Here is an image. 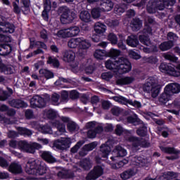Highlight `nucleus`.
I'll return each mask as SVG.
<instances>
[{
	"label": "nucleus",
	"mask_w": 180,
	"mask_h": 180,
	"mask_svg": "<svg viewBox=\"0 0 180 180\" xmlns=\"http://www.w3.org/2000/svg\"><path fill=\"white\" fill-rule=\"evenodd\" d=\"M63 60L67 63L73 62L75 59V53L72 51H65L63 53Z\"/></svg>",
	"instance_id": "obj_25"
},
{
	"label": "nucleus",
	"mask_w": 180,
	"mask_h": 180,
	"mask_svg": "<svg viewBox=\"0 0 180 180\" xmlns=\"http://www.w3.org/2000/svg\"><path fill=\"white\" fill-rule=\"evenodd\" d=\"M127 121L128 123H131L134 126H138L143 123V121L138 117L128 116L127 117Z\"/></svg>",
	"instance_id": "obj_36"
},
{
	"label": "nucleus",
	"mask_w": 180,
	"mask_h": 180,
	"mask_svg": "<svg viewBox=\"0 0 180 180\" xmlns=\"http://www.w3.org/2000/svg\"><path fill=\"white\" fill-rule=\"evenodd\" d=\"M165 58L173 63H176L178 61V58L176 56L168 53L165 56Z\"/></svg>",
	"instance_id": "obj_63"
},
{
	"label": "nucleus",
	"mask_w": 180,
	"mask_h": 180,
	"mask_svg": "<svg viewBox=\"0 0 180 180\" xmlns=\"http://www.w3.org/2000/svg\"><path fill=\"white\" fill-rule=\"evenodd\" d=\"M30 107L32 108H43L46 106L47 100L40 96H34L30 101Z\"/></svg>",
	"instance_id": "obj_9"
},
{
	"label": "nucleus",
	"mask_w": 180,
	"mask_h": 180,
	"mask_svg": "<svg viewBox=\"0 0 180 180\" xmlns=\"http://www.w3.org/2000/svg\"><path fill=\"white\" fill-rule=\"evenodd\" d=\"M80 39H72L68 42V46L70 49H77L79 47Z\"/></svg>",
	"instance_id": "obj_39"
},
{
	"label": "nucleus",
	"mask_w": 180,
	"mask_h": 180,
	"mask_svg": "<svg viewBox=\"0 0 180 180\" xmlns=\"http://www.w3.org/2000/svg\"><path fill=\"white\" fill-rule=\"evenodd\" d=\"M130 26L133 32H139L143 26V21L138 18L132 19Z\"/></svg>",
	"instance_id": "obj_18"
},
{
	"label": "nucleus",
	"mask_w": 180,
	"mask_h": 180,
	"mask_svg": "<svg viewBox=\"0 0 180 180\" xmlns=\"http://www.w3.org/2000/svg\"><path fill=\"white\" fill-rule=\"evenodd\" d=\"M139 41L141 42V44L150 46H152L151 39H150V36L148 35H139Z\"/></svg>",
	"instance_id": "obj_30"
},
{
	"label": "nucleus",
	"mask_w": 180,
	"mask_h": 180,
	"mask_svg": "<svg viewBox=\"0 0 180 180\" xmlns=\"http://www.w3.org/2000/svg\"><path fill=\"white\" fill-rule=\"evenodd\" d=\"M0 72L4 73L6 75H11L13 74V69L11 65L4 63L2 58L0 57Z\"/></svg>",
	"instance_id": "obj_16"
},
{
	"label": "nucleus",
	"mask_w": 180,
	"mask_h": 180,
	"mask_svg": "<svg viewBox=\"0 0 180 180\" xmlns=\"http://www.w3.org/2000/svg\"><path fill=\"white\" fill-rule=\"evenodd\" d=\"M108 142H105V143L101 144L100 147L101 152V158H108L110 153L111 152V146H109Z\"/></svg>",
	"instance_id": "obj_22"
},
{
	"label": "nucleus",
	"mask_w": 180,
	"mask_h": 180,
	"mask_svg": "<svg viewBox=\"0 0 180 180\" xmlns=\"http://www.w3.org/2000/svg\"><path fill=\"white\" fill-rule=\"evenodd\" d=\"M25 117L27 120H30L31 119H33L34 117V112L32 110L27 109L25 112Z\"/></svg>",
	"instance_id": "obj_60"
},
{
	"label": "nucleus",
	"mask_w": 180,
	"mask_h": 180,
	"mask_svg": "<svg viewBox=\"0 0 180 180\" xmlns=\"http://www.w3.org/2000/svg\"><path fill=\"white\" fill-rule=\"evenodd\" d=\"M41 158L46 162L51 164L56 162L57 161L50 151H43L41 154Z\"/></svg>",
	"instance_id": "obj_20"
},
{
	"label": "nucleus",
	"mask_w": 180,
	"mask_h": 180,
	"mask_svg": "<svg viewBox=\"0 0 180 180\" xmlns=\"http://www.w3.org/2000/svg\"><path fill=\"white\" fill-rule=\"evenodd\" d=\"M112 156H110V159L112 162H116L117 158H124L127 155V151L121 146H116L112 151Z\"/></svg>",
	"instance_id": "obj_10"
},
{
	"label": "nucleus",
	"mask_w": 180,
	"mask_h": 180,
	"mask_svg": "<svg viewBox=\"0 0 180 180\" xmlns=\"http://www.w3.org/2000/svg\"><path fill=\"white\" fill-rule=\"evenodd\" d=\"M121 54V51L117 49H110L108 51H107V57L110 58L108 60H118L119 56Z\"/></svg>",
	"instance_id": "obj_26"
},
{
	"label": "nucleus",
	"mask_w": 180,
	"mask_h": 180,
	"mask_svg": "<svg viewBox=\"0 0 180 180\" xmlns=\"http://www.w3.org/2000/svg\"><path fill=\"white\" fill-rule=\"evenodd\" d=\"M18 148L24 153L34 154L36 150L41 148V145L38 143L30 144L26 141H18Z\"/></svg>",
	"instance_id": "obj_5"
},
{
	"label": "nucleus",
	"mask_w": 180,
	"mask_h": 180,
	"mask_svg": "<svg viewBox=\"0 0 180 180\" xmlns=\"http://www.w3.org/2000/svg\"><path fill=\"white\" fill-rule=\"evenodd\" d=\"M84 141L83 140H80L78 142H77V143L73 147L71 148L70 153L73 154L76 153L78 151V150L84 145Z\"/></svg>",
	"instance_id": "obj_43"
},
{
	"label": "nucleus",
	"mask_w": 180,
	"mask_h": 180,
	"mask_svg": "<svg viewBox=\"0 0 180 180\" xmlns=\"http://www.w3.org/2000/svg\"><path fill=\"white\" fill-rule=\"evenodd\" d=\"M46 117H48L50 120H54L57 117V112L53 109H49L46 112Z\"/></svg>",
	"instance_id": "obj_49"
},
{
	"label": "nucleus",
	"mask_w": 180,
	"mask_h": 180,
	"mask_svg": "<svg viewBox=\"0 0 180 180\" xmlns=\"http://www.w3.org/2000/svg\"><path fill=\"white\" fill-rule=\"evenodd\" d=\"M71 144L72 140L70 138H60L54 141L53 147L59 150L64 151L69 149Z\"/></svg>",
	"instance_id": "obj_7"
},
{
	"label": "nucleus",
	"mask_w": 180,
	"mask_h": 180,
	"mask_svg": "<svg viewBox=\"0 0 180 180\" xmlns=\"http://www.w3.org/2000/svg\"><path fill=\"white\" fill-rule=\"evenodd\" d=\"M101 5L105 7L104 11H111L114 6V4L111 0H105V2H103V4Z\"/></svg>",
	"instance_id": "obj_46"
},
{
	"label": "nucleus",
	"mask_w": 180,
	"mask_h": 180,
	"mask_svg": "<svg viewBox=\"0 0 180 180\" xmlns=\"http://www.w3.org/2000/svg\"><path fill=\"white\" fill-rule=\"evenodd\" d=\"M77 127V124L74 122H68L67 124L68 130L71 133L76 131Z\"/></svg>",
	"instance_id": "obj_58"
},
{
	"label": "nucleus",
	"mask_w": 180,
	"mask_h": 180,
	"mask_svg": "<svg viewBox=\"0 0 180 180\" xmlns=\"http://www.w3.org/2000/svg\"><path fill=\"white\" fill-rule=\"evenodd\" d=\"M101 9L99 8H94L91 11L92 17L94 19L98 18L101 16Z\"/></svg>",
	"instance_id": "obj_57"
},
{
	"label": "nucleus",
	"mask_w": 180,
	"mask_h": 180,
	"mask_svg": "<svg viewBox=\"0 0 180 180\" xmlns=\"http://www.w3.org/2000/svg\"><path fill=\"white\" fill-rule=\"evenodd\" d=\"M159 70L161 72L167 74L169 76L179 77H180V71L176 70L171 64L165 62L161 63L159 66Z\"/></svg>",
	"instance_id": "obj_6"
},
{
	"label": "nucleus",
	"mask_w": 180,
	"mask_h": 180,
	"mask_svg": "<svg viewBox=\"0 0 180 180\" xmlns=\"http://www.w3.org/2000/svg\"><path fill=\"white\" fill-rule=\"evenodd\" d=\"M104 169L100 166V165H97L95 166L86 176V180H96L103 174Z\"/></svg>",
	"instance_id": "obj_11"
},
{
	"label": "nucleus",
	"mask_w": 180,
	"mask_h": 180,
	"mask_svg": "<svg viewBox=\"0 0 180 180\" xmlns=\"http://www.w3.org/2000/svg\"><path fill=\"white\" fill-rule=\"evenodd\" d=\"M125 12V8L120 5H117L114 8V13L118 15H121Z\"/></svg>",
	"instance_id": "obj_54"
},
{
	"label": "nucleus",
	"mask_w": 180,
	"mask_h": 180,
	"mask_svg": "<svg viewBox=\"0 0 180 180\" xmlns=\"http://www.w3.org/2000/svg\"><path fill=\"white\" fill-rule=\"evenodd\" d=\"M113 75L111 72H104V73H101V78L105 81H110Z\"/></svg>",
	"instance_id": "obj_56"
},
{
	"label": "nucleus",
	"mask_w": 180,
	"mask_h": 180,
	"mask_svg": "<svg viewBox=\"0 0 180 180\" xmlns=\"http://www.w3.org/2000/svg\"><path fill=\"white\" fill-rule=\"evenodd\" d=\"M47 63L49 65H52L54 68L60 67V61L56 58L49 57Z\"/></svg>",
	"instance_id": "obj_47"
},
{
	"label": "nucleus",
	"mask_w": 180,
	"mask_h": 180,
	"mask_svg": "<svg viewBox=\"0 0 180 180\" xmlns=\"http://www.w3.org/2000/svg\"><path fill=\"white\" fill-rule=\"evenodd\" d=\"M25 172L28 174L43 176L46 174L47 167L38 159H29L26 163Z\"/></svg>",
	"instance_id": "obj_2"
},
{
	"label": "nucleus",
	"mask_w": 180,
	"mask_h": 180,
	"mask_svg": "<svg viewBox=\"0 0 180 180\" xmlns=\"http://www.w3.org/2000/svg\"><path fill=\"white\" fill-rule=\"evenodd\" d=\"M96 147L97 143L96 141H94L88 144H85L82 148V150L84 152H90L94 150Z\"/></svg>",
	"instance_id": "obj_40"
},
{
	"label": "nucleus",
	"mask_w": 180,
	"mask_h": 180,
	"mask_svg": "<svg viewBox=\"0 0 180 180\" xmlns=\"http://www.w3.org/2000/svg\"><path fill=\"white\" fill-rule=\"evenodd\" d=\"M59 10L62 12L60 19L62 24H68L73 21L75 17L71 14L69 8L60 7Z\"/></svg>",
	"instance_id": "obj_8"
},
{
	"label": "nucleus",
	"mask_w": 180,
	"mask_h": 180,
	"mask_svg": "<svg viewBox=\"0 0 180 180\" xmlns=\"http://www.w3.org/2000/svg\"><path fill=\"white\" fill-rule=\"evenodd\" d=\"M136 79L133 76H125L124 77H120L117 79L115 83L117 86H124L133 84Z\"/></svg>",
	"instance_id": "obj_14"
},
{
	"label": "nucleus",
	"mask_w": 180,
	"mask_h": 180,
	"mask_svg": "<svg viewBox=\"0 0 180 180\" xmlns=\"http://www.w3.org/2000/svg\"><path fill=\"white\" fill-rule=\"evenodd\" d=\"M1 28V33L12 34V33H14L15 30V27L14 24L10 23L8 22H5V23H4L3 26Z\"/></svg>",
	"instance_id": "obj_19"
},
{
	"label": "nucleus",
	"mask_w": 180,
	"mask_h": 180,
	"mask_svg": "<svg viewBox=\"0 0 180 180\" xmlns=\"http://www.w3.org/2000/svg\"><path fill=\"white\" fill-rule=\"evenodd\" d=\"M134 175H135L134 171L132 169H129V170L124 171L122 174H121L120 177L123 180H127L131 177L134 176Z\"/></svg>",
	"instance_id": "obj_38"
},
{
	"label": "nucleus",
	"mask_w": 180,
	"mask_h": 180,
	"mask_svg": "<svg viewBox=\"0 0 180 180\" xmlns=\"http://www.w3.org/2000/svg\"><path fill=\"white\" fill-rule=\"evenodd\" d=\"M107 30V26L102 22H98L95 23L94 30L97 34H101V36H104V33H105Z\"/></svg>",
	"instance_id": "obj_23"
},
{
	"label": "nucleus",
	"mask_w": 180,
	"mask_h": 180,
	"mask_svg": "<svg viewBox=\"0 0 180 180\" xmlns=\"http://www.w3.org/2000/svg\"><path fill=\"white\" fill-rule=\"evenodd\" d=\"M79 18L84 22H89L91 21V14L87 11H82L79 14Z\"/></svg>",
	"instance_id": "obj_33"
},
{
	"label": "nucleus",
	"mask_w": 180,
	"mask_h": 180,
	"mask_svg": "<svg viewBox=\"0 0 180 180\" xmlns=\"http://www.w3.org/2000/svg\"><path fill=\"white\" fill-rule=\"evenodd\" d=\"M8 171L13 174H20L22 172V169L20 165L13 162L8 167Z\"/></svg>",
	"instance_id": "obj_24"
},
{
	"label": "nucleus",
	"mask_w": 180,
	"mask_h": 180,
	"mask_svg": "<svg viewBox=\"0 0 180 180\" xmlns=\"http://www.w3.org/2000/svg\"><path fill=\"white\" fill-rule=\"evenodd\" d=\"M105 65L107 70L117 72L120 75L128 73L132 70L131 63L124 56L119 57L117 59L107 60Z\"/></svg>",
	"instance_id": "obj_1"
},
{
	"label": "nucleus",
	"mask_w": 180,
	"mask_h": 180,
	"mask_svg": "<svg viewBox=\"0 0 180 180\" xmlns=\"http://www.w3.org/2000/svg\"><path fill=\"white\" fill-rule=\"evenodd\" d=\"M18 132L24 136H30L32 135V131L25 127H18Z\"/></svg>",
	"instance_id": "obj_50"
},
{
	"label": "nucleus",
	"mask_w": 180,
	"mask_h": 180,
	"mask_svg": "<svg viewBox=\"0 0 180 180\" xmlns=\"http://www.w3.org/2000/svg\"><path fill=\"white\" fill-rule=\"evenodd\" d=\"M108 40L110 42L111 44L112 45H116L117 44V37L116 34H113V33H110L108 34Z\"/></svg>",
	"instance_id": "obj_51"
},
{
	"label": "nucleus",
	"mask_w": 180,
	"mask_h": 180,
	"mask_svg": "<svg viewBox=\"0 0 180 180\" xmlns=\"http://www.w3.org/2000/svg\"><path fill=\"white\" fill-rule=\"evenodd\" d=\"M164 6L161 1H150L146 6V11L150 14L155 13L158 11H163Z\"/></svg>",
	"instance_id": "obj_12"
},
{
	"label": "nucleus",
	"mask_w": 180,
	"mask_h": 180,
	"mask_svg": "<svg viewBox=\"0 0 180 180\" xmlns=\"http://www.w3.org/2000/svg\"><path fill=\"white\" fill-rule=\"evenodd\" d=\"M178 176L177 174L174 172H165L162 175V177L165 179V180H170L173 178H176Z\"/></svg>",
	"instance_id": "obj_45"
},
{
	"label": "nucleus",
	"mask_w": 180,
	"mask_h": 180,
	"mask_svg": "<svg viewBox=\"0 0 180 180\" xmlns=\"http://www.w3.org/2000/svg\"><path fill=\"white\" fill-rule=\"evenodd\" d=\"M94 56L97 60H103L107 57V51L105 49H96Z\"/></svg>",
	"instance_id": "obj_32"
},
{
	"label": "nucleus",
	"mask_w": 180,
	"mask_h": 180,
	"mask_svg": "<svg viewBox=\"0 0 180 180\" xmlns=\"http://www.w3.org/2000/svg\"><path fill=\"white\" fill-rule=\"evenodd\" d=\"M180 92V84L176 83L169 84L164 89V92L160 95L158 100L160 103L165 104L175 94Z\"/></svg>",
	"instance_id": "obj_3"
},
{
	"label": "nucleus",
	"mask_w": 180,
	"mask_h": 180,
	"mask_svg": "<svg viewBox=\"0 0 180 180\" xmlns=\"http://www.w3.org/2000/svg\"><path fill=\"white\" fill-rule=\"evenodd\" d=\"M174 46V42L173 41H163L160 44L159 49L162 51H167L170 50Z\"/></svg>",
	"instance_id": "obj_29"
},
{
	"label": "nucleus",
	"mask_w": 180,
	"mask_h": 180,
	"mask_svg": "<svg viewBox=\"0 0 180 180\" xmlns=\"http://www.w3.org/2000/svg\"><path fill=\"white\" fill-rule=\"evenodd\" d=\"M148 132V129H147L146 125H143L140 127L136 130V134L140 137H146L147 136V133Z\"/></svg>",
	"instance_id": "obj_41"
},
{
	"label": "nucleus",
	"mask_w": 180,
	"mask_h": 180,
	"mask_svg": "<svg viewBox=\"0 0 180 180\" xmlns=\"http://www.w3.org/2000/svg\"><path fill=\"white\" fill-rule=\"evenodd\" d=\"M127 45L131 47L136 48L139 45V39L135 35L128 36L126 40Z\"/></svg>",
	"instance_id": "obj_21"
},
{
	"label": "nucleus",
	"mask_w": 180,
	"mask_h": 180,
	"mask_svg": "<svg viewBox=\"0 0 180 180\" xmlns=\"http://www.w3.org/2000/svg\"><path fill=\"white\" fill-rule=\"evenodd\" d=\"M143 33L145 34H150V36L153 34V29L151 25L148 24H145V28L143 29Z\"/></svg>",
	"instance_id": "obj_62"
},
{
	"label": "nucleus",
	"mask_w": 180,
	"mask_h": 180,
	"mask_svg": "<svg viewBox=\"0 0 180 180\" xmlns=\"http://www.w3.org/2000/svg\"><path fill=\"white\" fill-rule=\"evenodd\" d=\"M60 102H68L69 100V93L67 91H60Z\"/></svg>",
	"instance_id": "obj_52"
},
{
	"label": "nucleus",
	"mask_w": 180,
	"mask_h": 180,
	"mask_svg": "<svg viewBox=\"0 0 180 180\" xmlns=\"http://www.w3.org/2000/svg\"><path fill=\"white\" fill-rule=\"evenodd\" d=\"M68 34L69 37H75V36H78L80 30L77 26H72L68 28Z\"/></svg>",
	"instance_id": "obj_37"
},
{
	"label": "nucleus",
	"mask_w": 180,
	"mask_h": 180,
	"mask_svg": "<svg viewBox=\"0 0 180 180\" xmlns=\"http://www.w3.org/2000/svg\"><path fill=\"white\" fill-rule=\"evenodd\" d=\"M52 127H55L58 129V131L60 133H65V125L63 124L59 120H56L52 122Z\"/></svg>",
	"instance_id": "obj_34"
},
{
	"label": "nucleus",
	"mask_w": 180,
	"mask_h": 180,
	"mask_svg": "<svg viewBox=\"0 0 180 180\" xmlns=\"http://www.w3.org/2000/svg\"><path fill=\"white\" fill-rule=\"evenodd\" d=\"M80 167L86 171H89L91 169V162L89 159H83L79 163Z\"/></svg>",
	"instance_id": "obj_42"
},
{
	"label": "nucleus",
	"mask_w": 180,
	"mask_h": 180,
	"mask_svg": "<svg viewBox=\"0 0 180 180\" xmlns=\"http://www.w3.org/2000/svg\"><path fill=\"white\" fill-rule=\"evenodd\" d=\"M176 4V0H163L161 2V6H163V10L169 6H173Z\"/></svg>",
	"instance_id": "obj_48"
},
{
	"label": "nucleus",
	"mask_w": 180,
	"mask_h": 180,
	"mask_svg": "<svg viewBox=\"0 0 180 180\" xmlns=\"http://www.w3.org/2000/svg\"><path fill=\"white\" fill-rule=\"evenodd\" d=\"M178 39L177 35L172 32H169L167 33V39L169 40V41H176Z\"/></svg>",
	"instance_id": "obj_59"
},
{
	"label": "nucleus",
	"mask_w": 180,
	"mask_h": 180,
	"mask_svg": "<svg viewBox=\"0 0 180 180\" xmlns=\"http://www.w3.org/2000/svg\"><path fill=\"white\" fill-rule=\"evenodd\" d=\"M13 51V46L9 44H0V56L6 57L11 54Z\"/></svg>",
	"instance_id": "obj_15"
},
{
	"label": "nucleus",
	"mask_w": 180,
	"mask_h": 180,
	"mask_svg": "<svg viewBox=\"0 0 180 180\" xmlns=\"http://www.w3.org/2000/svg\"><path fill=\"white\" fill-rule=\"evenodd\" d=\"M52 8V4L51 0H44V10L41 13V17L46 21L49 19V12Z\"/></svg>",
	"instance_id": "obj_13"
},
{
	"label": "nucleus",
	"mask_w": 180,
	"mask_h": 180,
	"mask_svg": "<svg viewBox=\"0 0 180 180\" xmlns=\"http://www.w3.org/2000/svg\"><path fill=\"white\" fill-rule=\"evenodd\" d=\"M9 104L11 107L15 108H22L27 105V103L21 99H13L9 101Z\"/></svg>",
	"instance_id": "obj_27"
},
{
	"label": "nucleus",
	"mask_w": 180,
	"mask_h": 180,
	"mask_svg": "<svg viewBox=\"0 0 180 180\" xmlns=\"http://www.w3.org/2000/svg\"><path fill=\"white\" fill-rule=\"evenodd\" d=\"M69 98L71 100H77L79 98V93L77 90H72L69 92Z\"/></svg>",
	"instance_id": "obj_53"
},
{
	"label": "nucleus",
	"mask_w": 180,
	"mask_h": 180,
	"mask_svg": "<svg viewBox=\"0 0 180 180\" xmlns=\"http://www.w3.org/2000/svg\"><path fill=\"white\" fill-rule=\"evenodd\" d=\"M103 39V35L99 34H94L91 37V40L94 43H98L101 41Z\"/></svg>",
	"instance_id": "obj_55"
},
{
	"label": "nucleus",
	"mask_w": 180,
	"mask_h": 180,
	"mask_svg": "<svg viewBox=\"0 0 180 180\" xmlns=\"http://www.w3.org/2000/svg\"><path fill=\"white\" fill-rule=\"evenodd\" d=\"M0 166L3 168H7L9 166L6 159H4V158H2V156H0Z\"/></svg>",
	"instance_id": "obj_64"
},
{
	"label": "nucleus",
	"mask_w": 180,
	"mask_h": 180,
	"mask_svg": "<svg viewBox=\"0 0 180 180\" xmlns=\"http://www.w3.org/2000/svg\"><path fill=\"white\" fill-rule=\"evenodd\" d=\"M129 141L132 143V146L134 148H139L140 146V140L139 137L130 136L129 137Z\"/></svg>",
	"instance_id": "obj_44"
},
{
	"label": "nucleus",
	"mask_w": 180,
	"mask_h": 180,
	"mask_svg": "<svg viewBox=\"0 0 180 180\" xmlns=\"http://www.w3.org/2000/svg\"><path fill=\"white\" fill-rule=\"evenodd\" d=\"M146 62L151 65H155L158 62V59L157 58L156 56H151L147 58Z\"/></svg>",
	"instance_id": "obj_61"
},
{
	"label": "nucleus",
	"mask_w": 180,
	"mask_h": 180,
	"mask_svg": "<svg viewBox=\"0 0 180 180\" xmlns=\"http://www.w3.org/2000/svg\"><path fill=\"white\" fill-rule=\"evenodd\" d=\"M160 148L161 151L165 154H169V155H178L179 154V151L176 150L175 148L174 147H167V146H160Z\"/></svg>",
	"instance_id": "obj_28"
},
{
	"label": "nucleus",
	"mask_w": 180,
	"mask_h": 180,
	"mask_svg": "<svg viewBox=\"0 0 180 180\" xmlns=\"http://www.w3.org/2000/svg\"><path fill=\"white\" fill-rule=\"evenodd\" d=\"M91 46V43L89 42V40H84V41H79V56L80 57H82L83 56L85 55V52L83 51V50H87Z\"/></svg>",
	"instance_id": "obj_17"
},
{
	"label": "nucleus",
	"mask_w": 180,
	"mask_h": 180,
	"mask_svg": "<svg viewBox=\"0 0 180 180\" xmlns=\"http://www.w3.org/2000/svg\"><path fill=\"white\" fill-rule=\"evenodd\" d=\"M39 73L43 75L46 79L54 78V73L47 69H39Z\"/></svg>",
	"instance_id": "obj_35"
},
{
	"label": "nucleus",
	"mask_w": 180,
	"mask_h": 180,
	"mask_svg": "<svg viewBox=\"0 0 180 180\" xmlns=\"http://www.w3.org/2000/svg\"><path fill=\"white\" fill-rule=\"evenodd\" d=\"M2 17L0 15V42L8 43L11 42V37L5 34H1V27L4 25Z\"/></svg>",
	"instance_id": "obj_31"
},
{
	"label": "nucleus",
	"mask_w": 180,
	"mask_h": 180,
	"mask_svg": "<svg viewBox=\"0 0 180 180\" xmlns=\"http://www.w3.org/2000/svg\"><path fill=\"white\" fill-rule=\"evenodd\" d=\"M162 87L158 84V81L155 77H150L145 84L143 90L148 93H151V96L155 98L160 92Z\"/></svg>",
	"instance_id": "obj_4"
}]
</instances>
